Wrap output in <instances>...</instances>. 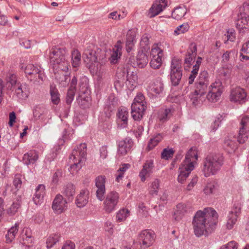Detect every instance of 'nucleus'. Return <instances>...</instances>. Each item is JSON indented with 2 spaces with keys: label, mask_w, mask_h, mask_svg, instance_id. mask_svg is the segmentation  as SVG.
Instances as JSON below:
<instances>
[{
  "label": "nucleus",
  "mask_w": 249,
  "mask_h": 249,
  "mask_svg": "<svg viewBox=\"0 0 249 249\" xmlns=\"http://www.w3.org/2000/svg\"><path fill=\"white\" fill-rule=\"evenodd\" d=\"M217 219V213L212 208L198 211L192 222L195 234L198 237L207 236L215 229Z\"/></svg>",
  "instance_id": "f257e3e1"
},
{
  "label": "nucleus",
  "mask_w": 249,
  "mask_h": 249,
  "mask_svg": "<svg viewBox=\"0 0 249 249\" xmlns=\"http://www.w3.org/2000/svg\"><path fill=\"white\" fill-rule=\"evenodd\" d=\"M83 58L90 73L97 76L98 82H101L106 78L105 69L98 62L97 56L94 51L87 48L83 53Z\"/></svg>",
  "instance_id": "f03ea898"
},
{
  "label": "nucleus",
  "mask_w": 249,
  "mask_h": 249,
  "mask_svg": "<svg viewBox=\"0 0 249 249\" xmlns=\"http://www.w3.org/2000/svg\"><path fill=\"white\" fill-rule=\"evenodd\" d=\"M198 159L197 150L195 147H191L187 152L185 160L181 164L179 169L178 180L183 183L191 172L195 168L194 163Z\"/></svg>",
  "instance_id": "7ed1b4c3"
},
{
  "label": "nucleus",
  "mask_w": 249,
  "mask_h": 249,
  "mask_svg": "<svg viewBox=\"0 0 249 249\" xmlns=\"http://www.w3.org/2000/svg\"><path fill=\"white\" fill-rule=\"evenodd\" d=\"M224 163V158L220 154H210L203 162L202 171L205 177L216 175L221 169Z\"/></svg>",
  "instance_id": "20e7f679"
},
{
  "label": "nucleus",
  "mask_w": 249,
  "mask_h": 249,
  "mask_svg": "<svg viewBox=\"0 0 249 249\" xmlns=\"http://www.w3.org/2000/svg\"><path fill=\"white\" fill-rule=\"evenodd\" d=\"M21 69L24 70L28 80L34 84L40 85L43 83L45 74L43 70L40 67L29 64L25 67L22 66Z\"/></svg>",
  "instance_id": "39448f33"
},
{
  "label": "nucleus",
  "mask_w": 249,
  "mask_h": 249,
  "mask_svg": "<svg viewBox=\"0 0 249 249\" xmlns=\"http://www.w3.org/2000/svg\"><path fill=\"white\" fill-rule=\"evenodd\" d=\"M103 210L105 213H110L114 211L119 202L120 195L116 191L108 192L104 195Z\"/></svg>",
  "instance_id": "423d86ee"
},
{
  "label": "nucleus",
  "mask_w": 249,
  "mask_h": 249,
  "mask_svg": "<svg viewBox=\"0 0 249 249\" xmlns=\"http://www.w3.org/2000/svg\"><path fill=\"white\" fill-rule=\"evenodd\" d=\"M242 204L240 202H235L231 210L229 212L228 217L226 226L227 229L231 230L235 224L237 218L241 213Z\"/></svg>",
  "instance_id": "0eeeda50"
},
{
  "label": "nucleus",
  "mask_w": 249,
  "mask_h": 249,
  "mask_svg": "<svg viewBox=\"0 0 249 249\" xmlns=\"http://www.w3.org/2000/svg\"><path fill=\"white\" fill-rule=\"evenodd\" d=\"M208 86L204 83L196 82L195 90L190 95V98L193 105L196 106L200 102H202V97L204 95L208 89Z\"/></svg>",
  "instance_id": "6e6552de"
},
{
  "label": "nucleus",
  "mask_w": 249,
  "mask_h": 249,
  "mask_svg": "<svg viewBox=\"0 0 249 249\" xmlns=\"http://www.w3.org/2000/svg\"><path fill=\"white\" fill-rule=\"evenodd\" d=\"M155 236L153 231L147 230L142 231L139 236V246L143 249L151 246L155 241Z\"/></svg>",
  "instance_id": "1a4fd4ad"
},
{
  "label": "nucleus",
  "mask_w": 249,
  "mask_h": 249,
  "mask_svg": "<svg viewBox=\"0 0 249 249\" xmlns=\"http://www.w3.org/2000/svg\"><path fill=\"white\" fill-rule=\"evenodd\" d=\"M86 155L87 145L85 143H81L73 150L70 156V160L82 163V161L86 159Z\"/></svg>",
  "instance_id": "9d476101"
},
{
  "label": "nucleus",
  "mask_w": 249,
  "mask_h": 249,
  "mask_svg": "<svg viewBox=\"0 0 249 249\" xmlns=\"http://www.w3.org/2000/svg\"><path fill=\"white\" fill-rule=\"evenodd\" d=\"M151 55L152 56L150 63L151 67L154 69H160L162 64V50L157 45H154L151 49Z\"/></svg>",
  "instance_id": "9b49d317"
},
{
  "label": "nucleus",
  "mask_w": 249,
  "mask_h": 249,
  "mask_svg": "<svg viewBox=\"0 0 249 249\" xmlns=\"http://www.w3.org/2000/svg\"><path fill=\"white\" fill-rule=\"evenodd\" d=\"M230 99L234 103L244 104L247 101V92L244 89L236 87L231 90Z\"/></svg>",
  "instance_id": "f8f14e48"
},
{
  "label": "nucleus",
  "mask_w": 249,
  "mask_h": 249,
  "mask_svg": "<svg viewBox=\"0 0 249 249\" xmlns=\"http://www.w3.org/2000/svg\"><path fill=\"white\" fill-rule=\"evenodd\" d=\"M220 81H215L209 88V91L207 95L208 100L212 102H216L221 96L222 90Z\"/></svg>",
  "instance_id": "ddd939ff"
},
{
  "label": "nucleus",
  "mask_w": 249,
  "mask_h": 249,
  "mask_svg": "<svg viewBox=\"0 0 249 249\" xmlns=\"http://www.w3.org/2000/svg\"><path fill=\"white\" fill-rule=\"evenodd\" d=\"M67 201L63 196L57 195L53 201L52 207L55 213L60 214L67 209Z\"/></svg>",
  "instance_id": "4468645a"
},
{
  "label": "nucleus",
  "mask_w": 249,
  "mask_h": 249,
  "mask_svg": "<svg viewBox=\"0 0 249 249\" xmlns=\"http://www.w3.org/2000/svg\"><path fill=\"white\" fill-rule=\"evenodd\" d=\"M106 177L105 176H99L95 178V186L97 189L96 192V196L100 201L104 199V195L106 192Z\"/></svg>",
  "instance_id": "2eb2a0df"
},
{
  "label": "nucleus",
  "mask_w": 249,
  "mask_h": 249,
  "mask_svg": "<svg viewBox=\"0 0 249 249\" xmlns=\"http://www.w3.org/2000/svg\"><path fill=\"white\" fill-rule=\"evenodd\" d=\"M68 52V50L65 47H55L51 50L49 58L51 63L54 65L56 63L57 60L61 57H65V54Z\"/></svg>",
  "instance_id": "dca6fc26"
},
{
  "label": "nucleus",
  "mask_w": 249,
  "mask_h": 249,
  "mask_svg": "<svg viewBox=\"0 0 249 249\" xmlns=\"http://www.w3.org/2000/svg\"><path fill=\"white\" fill-rule=\"evenodd\" d=\"M122 46L120 41H118L117 44L112 49L109 58L110 63L111 64H115L118 63V60L120 58L122 54Z\"/></svg>",
  "instance_id": "f3484780"
},
{
  "label": "nucleus",
  "mask_w": 249,
  "mask_h": 249,
  "mask_svg": "<svg viewBox=\"0 0 249 249\" xmlns=\"http://www.w3.org/2000/svg\"><path fill=\"white\" fill-rule=\"evenodd\" d=\"M133 142L130 138H125L124 140L121 141L118 144V153L121 156L126 154L132 147Z\"/></svg>",
  "instance_id": "a211bd4d"
},
{
  "label": "nucleus",
  "mask_w": 249,
  "mask_h": 249,
  "mask_svg": "<svg viewBox=\"0 0 249 249\" xmlns=\"http://www.w3.org/2000/svg\"><path fill=\"white\" fill-rule=\"evenodd\" d=\"M17 88L15 89V93L19 99H26L29 95L30 91L29 88L27 85L21 84L18 83L17 86Z\"/></svg>",
  "instance_id": "6ab92c4d"
},
{
  "label": "nucleus",
  "mask_w": 249,
  "mask_h": 249,
  "mask_svg": "<svg viewBox=\"0 0 249 249\" xmlns=\"http://www.w3.org/2000/svg\"><path fill=\"white\" fill-rule=\"evenodd\" d=\"M153 161L152 160H147L143 164V168L139 174L142 182L145 180L146 177L149 176L153 172Z\"/></svg>",
  "instance_id": "aec40b11"
},
{
  "label": "nucleus",
  "mask_w": 249,
  "mask_h": 249,
  "mask_svg": "<svg viewBox=\"0 0 249 249\" xmlns=\"http://www.w3.org/2000/svg\"><path fill=\"white\" fill-rule=\"evenodd\" d=\"M89 191L87 189L82 190L77 195L76 204L79 208L84 207L89 201Z\"/></svg>",
  "instance_id": "412c9836"
},
{
  "label": "nucleus",
  "mask_w": 249,
  "mask_h": 249,
  "mask_svg": "<svg viewBox=\"0 0 249 249\" xmlns=\"http://www.w3.org/2000/svg\"><path fill=\"white\" fill-rule=\"evenodd\" d=\"M117 116L119 123L122 122L120 124L122 128H125L127 126L128 124V111L126 108L120 107L118 109Z\"/></svg>",
  "instance_id": "4be33fe9"
},
{
  "label": "nucleus",
  "mask_w": 249,
  "mask_h": 249,
  "mask_svg": "<svg viewBox=\"0 0 249 249\" xmlns=\"http://www.w3.org/2000/svg\"><path fill=\"white\" fill-rule=\"evenodd\" d=\"M223 146L229 153L234 151L237 147L235 138L233 137L229 136L226 137L223 142Z\"/></svg>",
  "instance_id": "5701e85b"
},
{
  "label": "nucleus",
  "mask_w": 249,
  "mask_h": 249,
  "mask_svg": "<svg viewBox=\"0 0 249 249\" xmlns=\"http://www.w3.org/2000/svg\"><path fill=\"white\" fill-rule=\"evenodd\" d=\"M45 187L43 184H39L36 189V193L33 198L34 203L37 205L40 204L45 194Z\"/></svg>",
  "instance_id": "b1692460"
},
{
  "label": "nucleus",
  "mask_w": 249,
  "mask_h": 249,
  "mask_svg": "<svg viewBox=\"0 0 249 249\" xmlns=\"http://www.w3.org/2000/svg\"><path fill=\"white\" fill-rule=\"evenodd\" d=\"M38 159V155L36 151H30L24 155L23 161L25 164L28 165L31 164H34Z\"/></svg>",
  "instance_id": "393cba45"
},
{
  "label": "nucleus",
  "mask_w": 249,
  "mask_h": 249,
  "mask_svg": "<svg viewBox=\"0 0 249 249\" xmlns=\"http://www.w3.org/2000/svg\"><path fill=\"white\" fill-rule=\"evenodd\" d=\"M148 62V59L146 53L142 52H139L136 57V60L134 64L135 67L137 66L139 68H143L145 67Z\"/></svg>",
  "instance_id": "a878e982"
},
{
  "label": "nucleus",
  "mask_w": 249,
  "mask_h": 249,
  "mask_svg": "<svg viewBox=\"0 0 249 249\" xmlns=\"http://www.w3.org/2000/svg\"><path fill=\"white\" fill-rule=\"evenodd\" d=\"M150 89L156 94H160L163 89V84L161 78L158 77L154 79L149 84Z\"/></svg>",
  "instance_id": "bb28decb"
},
{
  "label": "nucleus",
  "mask_w": 249,
  "mask_h": 249,
  "mask_svg": "<svg viewBox=\"0 0 249 249\" xmlns=\"http://www.w3.org/2000/svg\"><path fill=\"white\" fill-rule=\"evenodd\" d=\"M77 84V78L73 77L71 80V86L69 89L66 97V102L68 104H70L72 101L75 92V88Z\"/></svg>",
  "instance_id": "cd10ccee"
},
{
  "label": "nucleus",
  "mask_w": 249,
  "mask_h": 249,
  "mask_svg": "<svg viewBox=\"0 0 249 249\" xmlns=\"http://www.w3.org/2000/svg\"><path fill=\"white\" fill-rule=\"evenodd\" d=\"M236 27L239 32L249 29V17L240 14L236 21Z\"/></svg>",
  "instance_id": "c85d7f7f"
},
{
  "label": "nucleus",
  "mask_w": 249,
  "mask_h": 249,
  "mask_svg": "<svg viewBox=\"0 0 249 249\" xmlns=\"http://www.w3.org/2000/svg\"><path fill=\"white\" fill-rule=\"evenodd\" d=\"M135 37V32L132 30H128L126 39V49L127 52H130L132 50L134 45Z\"/></svg>",
  "instance_id": "c756f323"
},
{
  "label": "nucleus",
  "mask_w": 249,
  "mask_h": 249,
  "mask_svg": "<svg viewBox=\"0 0 249 249\" xmlns=\"http://www.w3.org/2000/svg\"><path fill=\"white\" fill-rule=\"evenodd\" d=\"M187 211V209L185 204L182 203L178 204L174 213V219L176 221L181 220Z\"/></svg>",
  "instance_id": "7c9ffc66"
},
{
  "label": "nucleus",
  "mask_w": 249,
  "mask_h": 249,
  "mask_svg": "<svg viewBox=\"0 0 249 249\" xmlns=\"http://www.w3.org/2000/svg\"><path fill=\"white\" fill-rule=\"evenodd\" d=\"M53 68L63 71H67L70 66L69 63L66 60L65 57H61L57 60L56 63L53 65Z\"/></svg>",
  "instance_id": "2f4dec72"
},
{
  "label": "nucleus",
  "mask_w": 249,
  "mask_h": 249,
  "mask_svg": "<svg viewBox=\"0 0 249 249\" xmlns=\"http://www.w3.org/2000/svg\"><path fill=\"white\" fill-rule=\"evenodd\" d=\"M163 5L160 3H154L150 8L147 16L152 18L159 15L162 11Z\"/></svg>",
  "instance_id": "473e14b6"
},
{
  "label": "nucleus",
  "mask_w": 249,
  "mask_h": 249,
  "mask_svg": "<svg viewBox=\"0 0 249 249\" xmlns=\"http://www.w3.org/2000/svg\"><path fill=\"white\" fill-rule=\"evenodd\" d=\"M19 224L16 223L14 226L12 227L8 231L5 235L6 242L7 243H11L15 239V236L18 231Z\"/></svg>",
  "instance_id": "72a5a7b5"
},
{
  "label": "nucleus",
  "mask_w": 249,
  "mask_h": 249,
  "mask_svg": "<svg viewBox=\"0 0 249 249\" xmlns=\"http://www.w3.org/2000/svg\"><path fill=\"white\" fill-rule=\"evenodd\" d=\"M130 211L126 208L120 209L116 213V219L117 222L125 221L130 215Z\"/></svg>",
  "instance_id": "f704fd0d"
},
{
  "label": "nucleus",
  "mask_w": 249,
  "mask_h": 249,
  "mask_svg": "<svg viewBox=\"0 0 249 249\" xmlns=\"http://www.w3.org/2000/svg\"><path fill=\"white\" fill-rule=\"evenodd\" d=\"M240 57L241 60H249V40L242 45L240 50Z\"/></svg>",
  "instance_id": "c9c22d12"
},
{
  "label": "nucleus",
  "mask_w": 249,
  "mask_h": 249,
  "mask_svg": "<svg viewBox=\"0 0 249 249\" xmlns=\"http://www.w3.org/2000/svg\"><path fill=\"white\" fill-rule=\"evenodd\" d=\"M186 13V9L184 7H178L174 9L172 14L173 18L177 20L180 19Z\"/></svg>",
  "instance_id": "e433bc0d"
},
{
  "label": "nucleus",
  "mask_w": 249,
  "mask_h": 249,
  "mask_svg": "<svg viewBox=\"0 0 249 249\" xmlns=\"http://www.w3.org/2000/svg\"><path fill=\"white\" fill-rule=\"evenodd\" d=\"M72 66L73 68L78 67L81 62V54L77 50H73L71 54Z\"/></svg>",
  "instance_id": "4c0bfd02"
},
{
  "label": "nucleus",
  "mask_w": 249,
  "mask_h": 249,
  "mask_svg": "<svg viewBox=\"0 0 249 249\" xmlns=\"http://www.w3.org/2000/svg\"><path fill=\"white\" fill-rule=\"evenodd\" d=\"M182 75V71H171V81L172 85L178 86L180 81Z\"/></svg>",
  "instance_id": "58836bf2"
},
{
  "label": "nucleus",
  "mask_w": 249,
  "mask_h": 249,
  "mask_svg": "<svg viewBox=\"0 0 249 249\" xmlns=\"http://www.w3.org/2000/svg\"><path fill=\"white\" fill-rule=\"evenodd\" d=\"M75 188L71 183L68 184L65 187L63 194L69 199L72 200L75 194Z\"/></svg>",
  "instance_id": "ea45409f"
},
{
  "label": "nucleus",
  "mask_w": 249,
  "mask_h": 249,
  "mask_svg": "<svg viewBox=\"0 0 249 249\" xmlns=\"http://www.w3.org/2000/svg\"><path fill=\"white\" fill-rule=\"evenodd\" d=\"M249 130L246 128H240L237 141L240 143H245L248 139Z\"/></svg>",
  "instance_id": "a19ab883"
},
{
  "label": "nucleus",
  "mask_w": 249,
  "mask_h": 249,
  "mask_svg": "<svg viewBox=\"0 0 249 249\" xmlns=\"http://www.w3.org/2000/svg\"><path fill=\"white\" fill-rule=\"evenodd\" d=\"M163 137L160 134H158L154 137L150 139L148 142L146 149L150 151L156 146L160 142Z\"/></svg>",
  "instance_id": "79ce46f5"
},
{
  "label": "nucleus",
  "mask_w": 249,
  "mask_h": 249,
  "mask_svg": "<svg viewBox=\"0 0 249 249\" xmlns=\"http://www.w3.org/2000/svg\"><path fill=\"white\" fill-rule=\"evenodd\" d=\"M173 113V110L171 108H167L161 111L159 114L160 120L162 122L167 121L170 118Z\"/></svg>",
  "instance_id": "37998d69"
},
{
  "label": "nucleus",
  "mask_w": 249,
  "mask_h": 249,
  "mask_svg": "<svg viewBox=\"0 0 249 249\" xmlns=\"http://www.w3.org/2000/svg\"><path fill=\"white\" fill-rule=\"evenodd\" d=\"M79 90L81 93H86L88 90V79L85 76H83L80 79L79 83Z\"/></svg>",
  "instance_id": "c03bdc74"
},
{
  "label": "nucleus",
  "mask_w": 249,
  "mask_h": 249,
  "mask_svg": "<svg viewBox=\"0 0 249 249\" xmlns=\"http://www.w3.org/2000/svg\"><path fill=\"white\" fill-rule=\"evenodd\" d=\"M59 238L60 235L58 233L51 235L48 238L46 241L47 248H51L54 245H55L57 242H58Z\"/></svg>",
  "instance_id": "a18cd8bd"
},
{
  "label": "nucleus",
  "mask_w": 249,
  "mask_h": 249,
  "mask_svg": "<svg viewBox=\"0 0 249 249\" xmlns=\"http://www.w3.org/2000/svg\"><path fill=\"white\" fill-rule=\"evenodd\" d=\"M55 74L56 79L63 87L66 86L70 81V77L68 75L64 74L63 73L59 74V73H55Z\"/></svg>",
  "instance_id": "49530a36"
},
{
  "label": "nucleus",
  "mask_w": 249,
  "mask_h": 249,
  "mask_svg": "<svg viewBox=\"0 0 249 249\" xmlns=\"http://www.w3.org/2000/svg\"><path fill=\"white\" fill-rule=\"evenodd\" d=\"M159 187L160 180L158 179H156L151 182L149 188L150 194L152 195H157Z\"/></svg>",
  "instance_id": "de8ad7c7"
},
{
  "label": "nucleus",
  "mask_w": 249,
  "mask_h": 249,
  "mask_svg": "<svg viewBox=\"0 0 249 249\" xmlns=\"http://www.w3.org/2000/svg\"><path fill=\"white\" fill-rule=\"evenodd\" d=\"M5 80L6 81L7 88L11 89L13 86H16L17 83L16 76L13 74H10L7 76Z\"/></svg>",
  "instance_id": "09e8293b"
},
{
  "label": "nucleus",
  "mask_w": 249,
  "mask_h": 249,
  "mask_svg": "<svg viewBox=\"0 0 249 249\" xmlns=\"http://www.w3.org/2000/svg\"><path fill=\"white\" fill-rule=\"evenodd\" d=\"M181 61L178 58H174L172 59L171 66V71H182Z\"/></svg>",
  "instance_id": "8fccbe9b"
},
{
  "label": "nucleus",
  "mask_w": 249,
  "mask_h": 249,
  "mask_svg": "<svg viewBox=\"0 0 249 249\" xmlns=\"http://www.w3.org/2000/svg\"><path fill=\"white\" fill-rule=\"evenodd\" d=\"M52 102L55 105H57L60 102L59 94L57 90L55 88L50 89Z\"/></svg>",
  "instance_id": "3c124183"
},
{
  "label": "nucleus",
  "mask_w": 249,
  "mask_h": 249,
  "mask_svg": "<svg viewBox=\"0 0 249 249\" xmlns=\"http://www.w3.org/2000/svg\"><path fill=\"white\" fill-rule=\"evenodd\" d=\"M196 82L204 83L207 85H209L208 73L207 71H203L199 73L198 78L197 79Z\"/></svg>",
  "instance_id": "603ef678"
},
{
  "label": "nucleus",
  "mask_w": 249,
  "mask_h": 249,
  "mask_svg": "<svg viewBox=\"0 0 249 249\" xmlns=\"http://www.w3.org/2000/svg\"><path fill=\"white\" fill-rule=\"evenodd\" d=\"M19 203H16L13 202L11 206L7 210V213L10 216L14 215L20 208Z\"/></svg>",
  "instance_id": "864d4df0"
},
{
  "label": "nucleus",
  "mask_w": 249,
  "mask_h": 249,
  "mask_svg": "<svg viewBox=\"0 0 249 249\" xmlns=\"http://www.w3.org/2000/svg\"><path fill=\"white\" fill-rule=\"evenodd\" d=\"M73 163L71 165L69 168V171L72 175H74L77 173L78 170H79L82 167V163L75 162V161H71Z\"/></svg>",
  "instance_id": "5fc2aeb1"
},
{
  "label": "nucleus",
  "mask_w": 249,
  "mask_h": 249,
  "mask_svg": "<svg viewBox=\"0 0 249 249\" xmlns=\"http://www.w3.org/2000/svg\"><path fill=\"white\" fill-rule=\"evenodd\" d=\"M215 190L216 186L214 183L210 182L206 185L203 190V191L206 195H208L214 193Z\"/></svg>",
  "instance_id": "6e6d98bb"
},
{
  "label": "nucleus",
  "mask_w": 249,
  "mask_h": 249,
  "mask_svg": "<svg viewBox=\"0 0 249 249\" xmlns=\"http://www.w3.org/2000/svg\"><path fill=\"white\" fill-rule=\"evenodd\" d=\"M146 106L144 104H132L131 105V109L136 110L139 111L142 116L144 114V112L145 110Z\"/></svg>",
  "instance_id": "4d7b16f0"
},
{
  "label": "nucleus",
  "mask_w": 249,
  "mask_h": 249,
  "mask_svg": "<svg viewBox=\"0 0 249 249\" xmlns=\"http://www.w3.org/2000/svg\"><path fill=\"white\" fill-rule=\"evenodd\" d=\"M146 106L144 104H132L131 105V109L136 110L139 111L142 116L144 114V112L145 110Z\"/></svg>",
  "instance_id": "13d9d810"
},
{
  "label": "nucleus",
  "mask_w": 249,
  "mask_h": 249,
  "mask_svg": "<svg viewBox=\"0 0 249 249\" xmlns=\"http://www.w3.org/2000/svg\"><path fill=\"white\" fill-rule=\"evenodd\" d=\"M174 154V151L173 149H167L165 148L161 153V157L162 159L168 160L172 158Z\"/></svg>",
  "instance_id": "bf43d9fd"
},
{
  "label": "nucleus",
  "mask_w": 249,
  "mask_h": 249,
  "mask_svg": "<svg viewBox=\"0 0 249 249\" xmlns=\"http://www.w3.org/2000/svg\"><path fill=\"white\" fill-rule=\"evenodd\" d=\"M189 28V26L187 23H184L179 26L175 30V34L179 35L180 34L184 33L187 32Z\"/></svg>",
  "instance_id": "052dcab7"
},
{
  "label": "nucleus",
  "mask_w": 249,
  "mask_h": 249,
  "mask_svg": "<svg viewBox=\"0 0 249 249\" xmlns=\"http://www.w3.org/2000/svg\"><path fill=\"white\" fill-rule=\"evenodd\" d=\"M227 39L225 40V43H226L228 41L234 42L236 38L235 32L233 29H229L227 31L226 34Z\"/></svg>",
  "instance_id": "680f3d73"
},
{
  "label": "nucleus",
  "mask_w": 249,
  "mask_h": 249,
  "mask_svg": "<svg viewBox=\"0 0 249 249\" xmlns=\"http://www.w3.org/2000/svg\"><path fill=\"white\" fill-rule=\"evenodd\" d=\"M22 176L20 174H17L14 177L13 180V185L15 187L16 189L18 190L20 188L22 184L21 181Z\"/></svg>",
  "instance_id": "e2e57ef3"
},
{
  "label": "nucleus",
  "mask_w": 249,
  "mask_h": 249,
  "mask_svg": "<svg viewBox=\"0 0 249 249\" xmlns=\"http://www.w3.org/2000/svg\"><path fill=\"white\" fill-rule=\"evenodd\" d=\"M197 48L196 45L195 43H191L187 51V54L188 55H191L193 57H195L196 55Z\"/></svg>",
  "instance_id": "0e129e2a"
},
{
  "label": "nucleus",
  "mask_w": 249,
  "mask_h": 249,
  "mask_svg": "<svg viewBox=\"0 0 249 249\" xmlns=\"http://www.w3.org/2000/svg\"><path fill=\"white\" fill-rule=\"evenodd\" d=\"M231 54H233L232 51H226L222 56V61L224 63L230 62L231 59Z\"/></svg>",
  "instance_id": "69168bd1"
},
{
  "label": "nucleus",
  "mask_w": 249,
  "mask_h": 249,
  "mask_svg": "<svg viewBox=\"0 0 249 249\" xmlns=\"http://www.w3.org/2000/svg\"><path fill=\"white\" fill-rule=\"evenodd\" d=\"M237 243L234 241H231L221 246L220 249H237Z\"/></svg>",
  "instance_id": "338daca9"
},
{
  "label": "nucleus",
  "mask_w": 249,
  "mask_h": 249,
  "mask_svg": "<svg viewBox=\"0 0 249 249\" xmlns=\"http://www.w3.org/2000/svg\"><path fill=\"white\" fill-rule=\"evenodd\" d=\"M145 97L142 93H139L135 98L134 102L132 104H140L145 105Z\"/></svg>",
  "instance_id": "774afa93"
}]
</instances>
